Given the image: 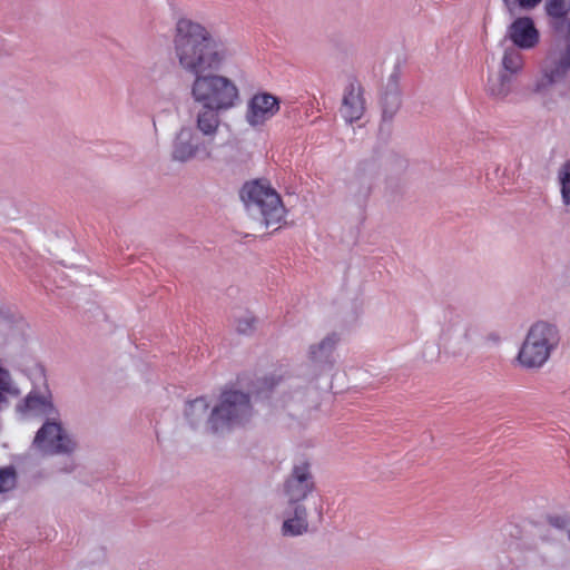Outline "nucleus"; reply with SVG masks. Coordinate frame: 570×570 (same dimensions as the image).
Masks as SVG:
<instances>
[{
    "label": "nucleus",
    "mask_w": 570,
    "mask_h": 570,
    "mask_svg": "<svg viewBox=\"0 0 570 570\" xmlns=\"http://www.w3.org/2000/svg\"><path fill=\"white\" fill-rule=\"evenodd\" d=\"M556 185L563 206L570 207V159L562 161L556 169Z\"/></svg>",
    "instance_id": "22"
},
{
    "label": "nucleus",
    "mask_w": 570,
    "mask_h": 570,
    "mask_svg": "<svg viewBox=\"0 0 570 570\" xmlns=\"http://www.w3.org/2000/svg\"><path fill=\"white\" fill-rule=\"evenodd\" d=\"M549 523L557 529H562L566 527L567 521L562 517L554 515L549 518Z\"/></svg>",
    "instance_id": "30"
},
{
    "label": "nucleus",
    "mask_w": 570,
    "mask_h": 570,
    "mask_svg": "<svg viewBox=\"0 0 570 570\" xmlns=\"http://www.w3.org/2000/svg\"><path fill=\"white\" fill-rule=\"evenodd\" d=\"M20 389L12 381L8 370L0 367V404L7 402L8 397H16Z\"/></svg>",
    "instance_id": "23"
},
{
    "label": "nucleus",
    "mask_w": 570,
    "mask_h": 570,
    "mask_svg": "<svg viewBox=\"0 0 570 570\" xmlns=\"http://www.w3.org/2000/svg\"><path fill=\"white\" fill-rule=\"evenodd\" d=\"M17 471L13 466L0 468V493L12 491L17 485Z\"/></svg>",
    "instance_id": "27"
},
{
    "label": "nucleus",
    "mask_w": 570,
    "mask_h": 570,
    "mask_svg": "<svg viewBox=\"0 0 570 570\" xmlns=\"http://www.w3.org/2000/svg\"><path fill=\"white\" fill-rule=\"evenodd\" d=\"M560 343V331L554 323L537 321L530 325L519 348L517 361L527 370L541 368Z\"/></svg>",
    "instance_id": "2"
},
{
    "label": "nucleus",
    "mask_w": 570,
    "mask_h": 570,
    "mask_svg": "<svg viewBox=\"0 0 570 570\" xmlns=\"http://www.w3.org/2000/svg\"><path fill=\"white\" fill-rule=\"evenodd\" d=\"M559 80L561 78L543 63L530 86V91L541 98L542 106L548 110L554 108L556 102L550 96V90Z\"/></svg>",
    "instance_id": "16"
},
{
    "label": "nucleus",
    "mask_w": 570,
    "mask_h": 570,
    "mask_svg": "<svg viewBox=\"0 0 570 570\" xmlns=\"http://www.w3.org/2000/svg\"><path fill=\"white\" fill-rule=\"evenodd\" d=\"M175 56L179 66L195 76L190 96L200 107L229 111L240 101V88L235 78L212 72L230 63L235 48L215 39L202 23L181 18L174 36Z\"/></svg>",
    "instance_id": "1"
},
{
    "label": "nucleus",
    "mask_w": 570,
    "mask_h": 570,
    "mask_svg": "<svg viewBox=\"0 0 570 570\" xmlns=\"http://www.w3.org/2000/svg\"><path fill=\"white\" fill-rule=\"evenodd\" d=\"M224 112L223 110L202 107L196 115V131L204 138L205 140H212L215 142V136L218 132L220 126L219 114Z\"/></svg>",
    "instance_id": "19"
},
{
    "label": "nucleus",
    "mask_w": 570,
    "mask_h": 570,
    "mask_svg": "<svg viewBox=\"0 0 570 570\" xmlns=\"http://www.w3.org/2000/svg\"><path fill=\"white\" fill-rule=\"evenodd\" d=\"M253 416V406L248 394L230 390L222 393L207 421V431L214 434L225 433L244 425Z\"/></svg>",
    "instance_id": "4"
},
{
    "label": "nucleus",
    "mask_w": 570,
    "mask_h": 570,
    "mask_svg": "<svg viewBox=\"0 0 570 570\" xmlns=\"http://www.w3.org/2000/svg\"><path fill=\"white\" fill-rule=\"evenodd\" d=\"M505 37L520 50H532L540 42V31L529 16L515 18L508 26Z\"/></svg>",
    "instance_id": "11"
},
{
    "label": "nucleus",
    "mask_w": 570,
    "mask_h": 570,
    "mask_svg": "<svg viewBox=\"0 0 570 570\" xmlns=\"http://www.w3.org/2000/svg\"><path fill=\"white\" fill-rule=\"evenodd\" d=\"M209 404L205 397H197L186 404L185 419L193 429H198L205 424L207 429V421L210 415L208 414Z\"/></svg>",
    "instance_id": "20"
},
{
    "label": "nucleus",
    "mask_w": 570,
    "mask_h": 570,
    "mask_svg": "<svg viewBox=\"0 0 570 570\" xmlns=\"http://www.w3.org/2000/svg\"><path fill=\"white\" fill-rule=\"evenodd\" d=\"M171 158L179 163H188L193 159L218 160V145L202 138L195 128L184 126L174 137Z\"/></svg>",
    "instance_id": "5"
},
{
    "label": "nucleus",
    "mask_w": 570,
    "mask_h": 570,
    "mask_svg": "<svg viewBox=\"0 0 570 570\" xmlns=\"http://www.w3.org/2000/svg\"><path fill=\"white\" fill-rule=\"evenodd\" d=\"M293 384L291 382H285L282 384L279 393L281 405L284 407H293L295 404L301 403L305 396V392L302 390H295L291 394L287 393V389L292 387Z\"/></svg>",
    "instance_id": "25"
},
{
    "label": "nucleus",
    "mask_w": 570,
    "mask_h": 570,
    "mask_svg": "<svg viewBox=\"0 0 570 570\" xmlns=\"http://www.w3.org/2000/svg\"><path fill=\"white\" fill-rule=\"evenodd\" d=\"M544 12L554 31L570 33V0H546Z\"/></svg>",
    "instance_id": "15"
},
{
    "label": "nucleus",
    "mask_w": 570,
    "mask_h": 570,
    "mask_svg": "<svg viewBox=\"0 0 570 570\" xmlns=\"http://www.w3.org/2000/svg\"><path fill=\"white\" fill-rule=\"evenodd\" d=\"M366 110L364 90L360 82L350 81L342 95L340 115L346 124H354L362 119Z\"/></svg>",
    "instance_id": "12"
},
{
    "label": "nucleus",
    "mask_w": 570,
    "mask_h": 570,
    "mask_svg": "<svg viewBox=\"0 0 570 570\" xmlns=\"http://www.w3.org/2000/svg\"><path fill=\"white\" fill-rule=\"evenodd\" d=\"M307 510L303 504L288 505L284 513L282 533L286 537H297L307 532Z\"/></svg>",
    "instance_id": "18"
},
{
    "label": "nucleus",
    "mask_w": 570,
    "mask_h": 570,
    "mask_svg": "<svg viewBox=\"0 0 570 570\" xmlns=\"http://www.w3.org/2000/svg\"><path fill=\"white\" fill-rule=\"evenodd\" d=\"M471 341V327L464 323H453L445 326L439 338V345L448 353L462 352Z\"/></svg>",
    "instance_id": "13"
},
{
    "label": "nucleus",
    "mask_w": 570,
    "mask_h": 570,
    "mask_svg": "<svg viewBox=\"0 0 570 570\" xmlns=\"http://www.w3.org/2000/svg\"><path fill=\"white\" fill-rule=\"evenodd\" d=\"M314 488L309 464L302 462L295 465L284 484V494L288 505L302 504L301 502L314 491Z\"/></svg>",
    "instance_id": "10"
},
{
    "label": "nucleus",
    "mask_w": 570,
    "mask_h": 570,
    "mask_svg": "<svg viewBox=\"0 0 570 570\" xmlns=\"http://www.w3.org/2000/svg\"><path fill=\"white\" fill-rule=\"evenodd\" d=\"M73 463H69V465L65 469L66 472H71L73 470Z\"/></svg>",
    "instance_id": "32"
},
{
    "label": "nucleus",
    "mask_w": 570,
    "mask_h": 570,
    "mask_svg": "<svg viewBox=\"0 0 570 570\" xmlns=\"http://www.w3.org/2000/svg\"><path fill=\"white\" fill-rule=\"evenodd\" d=\"M543 63L561 79L570 72V33L550 48Z\"/></svg>",
    "instance_id": "14"
},
{
    "label": "nucleus",
    "mask_w": 570,
    "mask_h": 570,
    "mask_svg": "<svg viewBox=\"0 0 570 570\" xmlns=\"http://www.w3.org/2000/svg\"><path fill=\"white\" fill-rule=\"evenodd\" d=\"M32 445L45 455H70L77 450V442L62 426L59 417L50 419L40 426Z\"/></svg>",
    "instance_id": "6"
},
{
    "label": "nucleus",
    "mask_w": 570,
    "mask_h": 570,
    "mask_svg": "<svg viewBox=\"0 0 570 570\" xmlns=\"http://www.w3.org/2000/svg\"><path fill=\"white\" fill-rule=\"evenodd\" d=\"M340 342L341 335L336 332H331L307 347L306 358L314 367L317 375H322L334 370V352Z\"/></svg>",
    "instance_id": "9"
},
{
    "label": "nucleus",
    "mask_w": 570,
    "mask_h": 570,
    "mask_svg": "<svg viewBox=\"0 0 570 570\" xmlns=\"http://www.w3.org/2000/svg\"><path fill=\"white\" fill-rule=\"evenodd\" d=\"M397 80H399L397 73L393 72L390 76L389 82L386 85V90L383 95V102L391 110L396 109L400 105V94H399V89H397Z\"/></svg>",
    "instance_id": "24"
},
{
    "label": "nucleus",
    "mask_w": 570,
    "mask_h": 570,
    "mask_svg": "<svg viewBox=\"0 0 570 570\" xmlns=\"http://www.w3.org/2000/svg\"><path fill=\"white\" fill-rule=\"evenodd\" d=\"M508 8H519L524 11H531L535 9L542 0H503Z\"/></svg>",
    "instance_id": "29"
},
{
    "label": "nucleus",
    "mask_w": 570,
    "mask_h": 570,
    "mask_svg": "<svg viewBox=\"0 0 570 570\" xmlns=\"http://www.w3.org/2000/svg\"><path fill=\"white\" fill-rule=\"evenodd\" d=\"M568 540L570 542V529L568 530Z\"/></svg>",
    "instance_id": "33"
},
{
    "label": "nucleus",
    "mask_w": 570,
    "mask_h": 570,
    "mask_svg": "<svg viewBox=\"0 0 570 570\" xmlns=\"http://www.w3.org/2000/svg\"><path fill=\"white\" fill-rule=\"evenodd\" d=\"M487 96L495 102H505L513 90V78L507 72H489L485 87Z\"/></svg>",
    "instance_id": "17"
},
{
    "label": "nucleus",
    "mask_w": 570,
    "mask_h": 570,
    "mask_svg": "<svg viewBox=\"0 0 570 570\" xmlns=\"http://www.w3.org/2000/svg\"><path fill=\"white\" fill-rule=\"evenodd\" d=\"M16 413L21 420L46 419L48 421L59 417V411L53 403V397L49 390L30 391L16 404Z\"/></svg>",
    "instance_id": "8"
},
{
    "label": "nucleus",
    "mask_w": 570,
    "mask_h": 570,
    "mask_svg": "<svg viewBox=\"0 0 570 570\" xmlns=\"http://www.w3.org/2000/svg\"><path fill=\"white\" fill-rule=\"evenodd\" d=\"M373 189L374 185L370 179L360 177L356 185L352 189L353 198L357 203H366L372 195Z\"/></svg>",
    "instance_id": "26"
},
{
    "label": "nucleus",
    "mask_w": 570,
    "mask_h": 570,
    "mask_svg": "<svg viewBox=\"0 0 570 570\" xmlns=\"http://www.w3.org/2000/svg\"><path fill=\"white\" fill-rule=\"evenodd\" d=\"M256 320L250 313H245L235 321V328L240 334H249L255 328Z\"/></svg>",
    "instance_id": "28"
},
{
    "label": "nucleus",
    "mask_w": 570,
    "mask_h": 570,
    "mask_svg": "<svg viewBox=\"0 0 570 570\" xmlns=\"http://www.w3.org/2000/svg\"><path fill=\"white\" fill-rule=\"evenodd\" d=\"M281 110V99L272 92L258 90L246 101L244 119L253 129L263 128Z\"/></svg>",
    "instance_id": "7"
},
{
    "label": "nucleus",
    "mask_w": 570,
    "mask_h": 570,
    "mask_svg": "<svg viewBox=\"0 0 570 570\" xmlns=\"http://www.w3.org/2000/svg\"><path fill=\"white\" fill-rule=\"evenodd\" d=\"M235 71H236V76H239V77H242L244 73L243 69L238 66H235Z\"/></svg>",
    "instance_id": "31"
},
{
    "label": "nucleus",
    "mask_w": 570,
    "mask_h": 570,
    "mask_svg": "<svg viewBox=\"0 0 570 570\" xmlns=\"http://www.w3.org/2000/svg\"><path fill=\"white\" fill-rule=\"evenodd\" d=\"M242 200L246 210L253 217H258L265 227L281 224L286 209L277 191L265 181H250L243 186Z\"/></svg>",
    "instance_id": "3"
},
{
    "label": "nucleus",
    "mask_w": 570,
    "mask_h": 570,
    "mask_svg": "<svg viewBox=\"0 0 570 570\" xmlns=\"http://www.w3.org/2000/svg\"><path fill=\"white\" fill-rule=\"evenodd\" d=\"M524 66L525 59L524 56L520 52V49L517 47L507 48L503 51L499 71L507 72L508 76L514 79L523 71Z\"/></svg>",
    "instance_id": "21"
}]
</instances>
